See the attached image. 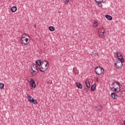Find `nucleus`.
<instances>
[{"label": "nucleus", "mask_w": 125, "mask_h": 125, "mask_svg": "<svg viewBox=\"0 0 125 125\" xmlns=\"http://www.w3.org/2000/svg\"><path fill=\"white\" fill-rule=\"evenodd\" d=\"M94 27H97V26H98V23H97V21L94 22Z\"/></svg>", "instance_id": "obj_23"}, {"label": "nucleus", "mask_w": 125, "mask_h": 125, "mask_svg": "<svg viewBox=\"0 0 125 125\" xmlns=\"http://www.w3.org/2000/svg\"><path fill=\"white\" fill-rule=\"evenodd\" d=\"M73 73H74V74H79V70H78V69L76 67H74Z\"/></svg>", "instance_id": "obj_17"}, {"label": "nucleus", "mask_w": 125, "mask_h": 125, "mask_svg": "<svg viewBox=\"0 0 125 125\" xmlns=\"http://www.w3.org/2000/svg\"><path fill=\"white\" fill-rule=\"evenodd\" d=\"M96 89V84L94 83L92 86H91V91H94Z\"/></svg>", "instance_id": "obj_12"}, {"label": "nucleus", "mask_w": 125, "mask_h": 125, "mask_svg": "<svg viewBox=\"0 0 125 125\" xmlns=\"http://www.w3.org/2000/svg\"><path fill=\"white\" fill-rule=\"evenodd\" d=\"M48 66H49L48 62H47V61H44L42 62V63L39 68V70L41 72H45V71L48 69Z\"/></svg>", "instance_id": "obj_4"}, {"label": "nucleus", "mask_w": 125, "mask_h": 125, "mask_svg": "<svg viewBox=\"0 0 125 125\" xmlns=\"http://www.w3.org/2000/svg\"><path fill=\"white\" fill-rule=\"evenodd\" d=\"M64 3L65 4H67V3H68V2H69V0H65L64 1Z\"/></svg>", "instance_id": "obj_24"}, {"label": "nucleus", "mask_w": 125, "mask_h": 125, "mask_svg": "<svg viewBox=\"0 0 125 125\" xmlns=\"http://www.w3.org/2000/svg\"><path fill=\"white\" fill-rule=\"evenodd\" d=\"M4 87V84L3 83H0V89H2Z\"/></svg>", "instance_id": "obj_21"}, {"label": "nucleus", "mask_w": 125, "mask_h": 125, "mask_svg": "<svg viewBox=\"0 0 125 125\" xmlns=\"http://www.w3.org/2000/svg\"><path fill=\"white\" fill-rule=\"evenodd\" d=\"M84 91H85L86 92H87L88 91V89H87V88H85L84 89Z\"/></svg>", "instance_id": "obj_26"}, {"label": "nucleus", "mask_w": 125, "mask_h": 125, "mask_svg": "<svg viewBox=\"0 0 125 125\" xmlns=\"http://www.w3.org/2000/svg\"><path fill=\"white\" fill-rule=\"evenodd\" d=\"M30 103H33L34 105H37V104H38V101L33 99V100L31 101V102Z\"/></svg>", "instance_id": "obj_18"}, {"label": "nucleus", "mask_w": 125, "mask_h": 125, "mask_svg": "<svg viewBox=\"0 0 125 125\" xmlns=\"http://www.w3.org/2000/svg\"><path fill=\"white\" fill-rule=\"evenodd\" d=\"M17 10V7H16V6H13L11 8V11L12 12H16Z\"/></svg>", "instance_id": "obj_16"}, {"label": "nucleus", "mask_w": 125, "mask_h": 125, "mask_svg": "<svg viewBox=\"0 0 125 125\" xmlns=\"http://www.w3.org/2000/svg\"><path fill=\"white\" fill-rule=\"evenodd\" d=\"M85 84L86 85V86L88 88H90V83H89V81L86 80L85 81Z\"/></svg>", "instance_id": "obj_13"}, {"label": "nucleus", "mask_w": 125, "mask_h": 125, "mask_svg": "<svg viewBox=\"0 0 125 125\" xmlns=\"http://www.w3.org/2000/svg\"><path fill=\"white\" fill-rule=\"evenodd\" d=\"M34 28H37V24H36V23L34 24Z\"/></svg>", "instance_id": "obj_28"}, {"label": "nucleus", "mask_w": 125, "mask_h": 125, "mask_svg": "<svg viewBox=\"0 0 125 125\" xmlns=\"http://www.w3.org/2000/svg\"><path fill=\"white\" fill-rule=\"evenodd\" d=\"M30 73L32 76H36L39 73V66L36 64H33L31 66Z\"/></svg>", "instance_id": "obj_5"}, {"label": "nucleus", "mask_w": 125, "mask_h": 125, "mask_svg": "<svg viewBox=\"0 0 125 125\" xmlns=\"http://www.w3.org/2000/svg\"><path fill=\"white\" fill-rule=\"evenodd\" d=\"M27 98L28 99V101L30 102V103L32 102V100L34 99V98H33V97H32L31 95H30V94L27 95Z\"/></svg>", "instance_id": "obj_10"}, {"label": "nucleus", "mask_w": 125, "mask_h": 125, "mask_svg": "<svg viewBox=\"0 0 125 125\" xmlns=\"http://www.w3.org/2000/svg\"><path fill=\"white\" fill-rule=\"evenodd\" d=\"M95 72L97 75H102V74H104V68L101 66L96 67L95 69Z\"/></svg>", "instance_id": "obj_6"}, {"label": "nucleus", "mask_w": 125, "mask_h": 125, "mask_svg": "<svg viewBox=\"0 0 125 125\" xmlns=\"http://www.w3.org/2000/svg\"><path fill=\"white\" fill-rule=\"evenodd\" d=\"M118 60H116L117 62L115 63V67L116 69H121L122 67H123V65L124 63L125 62V59H124V57H123V55L121 53L119 52H117L115 53Z\"/></svg>", "instance_id": "obj_2"}, {"label": "nucleus", "mask_w": 125, "mask_h": 125, "mask_svg": "<svg viewBox=\"0 0 125 125\" xmlns=\"http://www.w3.org/2000/svg\"><path fill=\"white\" fill-rule=\"evenodd\" d=\"M30 81L29 82L30 86H32L33 88H36V83L33 78H30Z\"/></svg>", "instance_id": "obj_8"}, {"label": "nucleus", "mask_w": 125, "mask_h": 125, "mask_svg": "<svg viewBox=\"0 0 125 125\" xmlns=\"http://www.w3.org/2000/svg\"><path fill=\"white\" fill-rule=\"evenodd\" d=\"M76 85L77 86L78 88H80V89H82L83 88V84L80 83L76 82L75 83Z\"/></svg>", "instance_id": "obj_9"}, {"label": "nucleus", "mask_w": 125, "mask_h": 125, "mask_svg": "<svg viewBox=\"0 0 125 125\" xmlns=\"http://www.w3.org/2000/svg\"><path fill=\"white\" fill-rule=\"evenodd\" d=\"M49 30L50 31H51V32H53V31H54L55 30V29L54 28V27L53 26H50L49 27Z\"/></svg>", "instance_id": "obj_19"}, {"label": "nucleus", "mask_w": 125, "mask_h": 125, "mask_svg": "<svg viewBox=\"0 0 125 125\" xmlns=\"http://www.w3.org/2000/svg\"><path fill=\"white\" fill-rule=\"evenodd\" d=\"M96 82H98V81H99L98 77L96 78Z\"/></svg>", "instance_id": "obj_27"}, {"label": "nucleus", "mask_w": 125, "mask_h": 125, "mask_svg": "<svg viewBox=\"0 0 125 125\" xmlns=\"http://www.w3.org/2000/svg\"><path fill=\"white\" fill-rule=\"evenodd\" d=\"M117 95L115 94V93L113 92L111 93V97L113 99H117Z\"/></svg>", "instance_id": "obj_15"}, {"label": "nucleus", "mask_w": 125, "mask_h": 125, "mask_svg": "<svg viewBox=\"0 0 125 125\" xmlns=\"http://www.w3.org/2000/svg\"><path fill=\"white\" fill-rule=\"evenodd\" d=\"M112 88L116 93L119 92L121 97H125V90H121V83L118 82H114L111 84Z\"/></svg>", "instance_id": "obj_1"}, {"label": "nucleus", "mask_w": 125, "mask_h": 125, "mask_svg": "<svg viewBox=\"0 0 125 125\" xmlns=\"http://www.w3.org/2000/svg\"><path fill=\"white\" fill-rule=\"evenodd\" d=\"M42 64V61H41V60H38L36 61V65H37V66H41Z\"/></svg>", "instance_id": "obj_11"}, {"label": "nucleus", "mask_w": 125, "mask_h": 125, "mask_svg": "<svg viewBox=\"0 0 125 125\" xmlns=\"http://www.w3.org/2000/svg\"><path fill=\"white\" fill-rule=\"evenodd\" d=\"M103 109V107H102L101 105H100L98 106V111H102Z\"/></svg>", "instance_id": "obj_22"}, {"label": "nucleus", "mask_w": 125, "mask_h": 125, "mask_svg": "<svg viewBox=\"0 0 125 125\" xmlns=\"http://www.w3.org/2000/svg\"><path fill=\"white\" fill-rule=\"evenodd\" d=\"M30 41H31V38L27 34H23L21 35V42L22 45L25 46L28 45L30 43Z\"/></svg>", "instance_id": "obj_3"}, {"label": "nucleus", "mask_w": 125, "mask_h": 125, "mask_svg": "<svg viewBox=\"0 0 125 125\" xmlns=\"http://www.w3.org/2000/svg\"><path fill=\"white\" fill-rule=\"evenodd\" d=\"M105 17L107 19V20H112L113 19V17L109 15H105Z\"/></svg>", "instance_id": "obj_14"}, {"label": "nucleus", "mask_w": 125, "mask_h": 125, "mask_svg": "<svg viewBox=\"0 0 125 125\" xmlns=\"http://www.w3.org/2000/svg\"><path fill=\"white\" fill-rule=\"evenodd\" d=\"M98 33L100 37H103L105 34V29L103 28H100L98 30Z\"/></svg>", "instance_id": "obj_7"}, {"label": "nucleus", "mask_w": 125, "mask_h": 125, "mask_svg": "<svg viewBox=\"0 0 125 125\" xmlns=\"http://www.w3.org/2000/svg\"><path fill=\"white\" fill-rule=\"evenodd\" d=\"M97 3H102L103 0H95Z\"/></svg>", "instance_id": "obj_20"}, {"label": "nucleus", "mask_w": 125, "mask_h": 125, "mask_svg": "<svg viewBox=\"0 0 125 125\" xmlns=\"http://www.w3.org/2000/svg\"><path fill=\"white\" fill-rule=\"evenodd\" d=\"M99 5V6H100V7H103V5H102V4L101 3H98Z\"/></svg>", "instance_id": "obj_25"}]
</instances>
